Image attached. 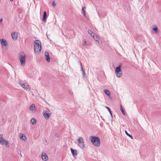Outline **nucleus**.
Wrapping results in <instances>:
<instances>
[{"mask_svg":"<svg viewBox=\"0 0 161 161\" xmlns=\"http://www.w3.org/2000/svg\"><path fill=\"white\" fill-rule=\"evenodd\" d=\"M34 52L36 54L39 55L42 50V43L39 40H36L34 42Z\"/></svg>","mask_w":161,"mask_h":161,"instance_id":"f257e3e1","label":"nucleus"},{"mask_svg":"<svg viewBox=\"0 0 161 161\" xmlns=\"http://www.w3.org/2000/svg\"><path fill=\"white\" fill-rule=\"evenodd\" d=\"M0 44L3 51L5 52L8 49L9 46V44L8 41L5 39L3 38H1Z\"/></svg>","mask_w":161,"mask_h":161,"instance_id":"f03ea898","label":"nucleus"},{"mask_svg":"<svg viewBox=\"0 0 161 161\" xmlns=\"http://www.w3.org/2000/svg\"><path fill=\"white\" fill-rule=\"evenodd\" d=\"M90 140L92 144L96 147H99L100 144V142L99 138L97 137L94 136H91L90 138Z\"/></svg>","mask_w":161,"mask_h":161,"instance_id":"7ed1b4c3","label":"nucleus"},{"mask_svg":"<svg viewBox=\"0 0 161 161\" xmlns=\"http://www.w3.org/2000/svg\"><path fill=\"white\" fill-rule=\"evenodd\" d=\"M19 57L21 66H25L26 63L25 54L24 53H21L19 54Z\"/></svg>","mask_w":161,"mask_h":161,"instance_id":"20e7f679","label":"nucleus"},{"mask_svg":"<svg viewBox=\"0 0 161 161\" xmlns=\"http://www.w3.org/2000/svg\"><path fill=\"white\" fill-rule=\"evenodd\" d=\"M0 144L2 145H4L7 147H8L10 145L9 142L3 138L2 134H0Z\"/></svg>","mask_w":161,"mask_h":161,"instance_id":"39448f33","label":"nucleus"},{"mask_svg":"<svg viewBox=\"0 0 161 161\" xmlns=\"http://www.w3.org/2000/svg\"><path fill=\"white\" fill-rule=\"evenodd\" d=\"M121 65H120L119 66L116 67L115 69V74L116 76L118 78H120L123 75V73L121 69Z\"/></svg>","mask_w":161,"mask_h":161,"instance_id":"423d86ee","label":"nucleus"},{"mask_svg":"<svg viewBox=\"0 0 161 161\" xmlns=\"http://www.w3.org/2000/svg\"><path fill=\"white\" fill-rule=\"evenodd\" d=\"M19 84L20 85L21 87L26 91H29L31 88L28 83L26 82H23L21 80L19 82Z\"/></svg>","mask_w":161,"mask_h":161,"instance_id":"0eeeda50","label":"nucleus"},{"mask_svg":"<svg viewBox=\"0 0 161 161\" xmlns=\"http://www.w3.org/2000/svg\"><path fill=\"white\" fill-rule=\"evenodd\" d=\"M19 137L20 139L23 142H26L27 141V138L26 135L23 133H20L19 134Z\"/></svg>","mask_w":161,"mask_h":161,"instance_id":"6e6552de","label":"nucleus"},{"mask_svg":"<svg viewBox=\"0 0 161 161\" xmlns=\"http://www.w3.org/2000/svg\"><path fill=\"white\" fill-rule=\"evenodd\" d=\"M42 114L44 118L46 119H48L51 115L50 111L49 110H44L42 112Z\"/></svg>","mask_w":161,"mask_h":161,"instance_id":"1a4fd4ad","label":"nucleus"},{"mask_svg":"<svg viewBox=\"0 0 161 161\" xmlns=\"http://www.w3.org/2000/svg\"><path fill=\"white\" fill-rule=\"evenodd\" d=\"M29 110L31 112L35 113L37 110V108L34 104H32L30 106Z\"/></svg>","mask_w":161,"mask_h":161,"instance_id":"9d476101","label":"nucleus"},{"mask_svg":"<svg viewBox=\"0 0 161 161\" xmlns=\"http://www.w3.org/2000/svg\"><path fill=\"white\" fill-rule=\"evenodd\" d=\"M19 35V33L16 32H13L11 33V37L13 41H16Z\"/></svg>","mask_w":161,"mask_h":161,"instance_id":"9b49d317","label":"nucleus"},{"mask_svg":"<svg viewBox=\"0 0 161 161\" xmlns=\"http://www.w3.org/2000/svg\"><path fill=\"white\" fill-rule=\"evenodd\" d=\"M41 159L43 161H47L48 159L47 155L44 152H43L42 153Z\"/></svg>","mask_w":161,"mask_h":161,"instance_id":"f8f14e48","label":"nucleus"},{"mask_svg":"<svg viewBox=\"0 0 161 161\" xmlns=\"http://www.w3.org/2000/svg\"><path fill=\"white\" fill-rule=\"evenodd\" d=\"M78 142L79 144H83V147H85L84 141L83 138L82 137H79L78 139Z\"/></svg>","mask_w":161,"mask_h":161,"instance_id":"ddd939ff","label":"nucleus"},{"mask_svg":"<svg viewBox=\"0 0 161 161\" xmlns=\"http://www.w3.org/2000/svg\"><path fill=\"white\" fill-rule=\"evenodd\" d=\"M152 29L156 33H158V27L156 25H153L152 27Z\"/></svg>","mask_w":161,"mask_h":161,"instance_id":"4468645a","label":"nucleus"},{"mask_svg":"<svg viewBox=\"0 0 161 161\" xmlns=\"http://www.w3.org/2000/svg\"><path fill=\"white\" fill-rule=\"evenodd\" d=\"M45 55L46 56V59H47V61L48 62H50V58L49 57V53L47 52H45Z\"/></svg>","mask_w":161,"mask_h":161,"instance_id":"2eb2a0df","label":"nucleus"},{"mask_svg":"<svg viewBox=\"0 0 161 161\" xmlns=\"http://www.w3.org/2000/svg\"><path fill=\"white\" fill-rule=\"evenodd\" d=\"M71 152L74 157H75L77 155V151L76 150L71 149Z\"/></svg>","mask_w":161,"mask_h":161,"instance_id":"dca6fc26","label":"nucleus"},{"mask_svg":"<svg viewBox=\"0 0 161 161\" xmlns=\"http://www.w3.org/2000/svg\"><path fill=\"white\" fill-rule=\"evenodd\" d=\"M36 120L35 118H32L31 120V123L32 125L36 124Z\"/></svg>","mask_w":161,"mask_h":161,"instance_id":"f3484780","label":"nucleus"},{"mask_svg":"<svg viewBox=\"0 0 161 161\" xmlns=\"http://www.w3.org/2000/svg\"><path fill=\"white\" fill-rule=\"evenodd\" d=\"M88 33L92 37H94L95 36V34L92 31H91V30H89L88 31Z\"/></svg>","mask_w":161,"mask_h":161,"instance_id":"a211bd4d","label":"nucleus"},{"mask_svg":"<svg viewBox=\"0 0 161 161\" xmlns=\"http://www.w3.org/2000/svg\"><path fill=\"white\" fill-rule=\"evenodd\" d=\"M104 92L106 95L109 97L111 95V93L107 89H105L104 90Z\"/></svg>","mask_w":161,"mask_h":161,"instance_id":"6ab92c4d","label":"nucleus"},{"mask_svg":"<svg viewBox=\"0 0 161 161\" xmlns=\"http://www.w3.org/2000/svg\"><path fill=\"white\" fill-rule=\"evenodd\" d=\"M47 16L46 12L45 11H44V12L43 15V21L44 22H45L46 21V18Z\"/></svg>","mask_w":161,"mask_h":161,"instance_id":"aec40b11","label":"nucleus"},{"mask_svg":"<svg viewBox=\"0 0 161 161\" xmlns=\"http://www.w3.org/2000/svg\"><path fill=\"white\" fill-rule=\"evenodd\" d=\"M85 8H86L85 7H84L82 8L81 9V13L85 17H86V13L84 10Z\"/></svg>","mask_w":161,"mask_h":161,"instance_id":"412c9836","label":"nucleus"},{"mask_svg":"<svg viewBox=\"0 0 161 161\" xmlns=\"http://www.w3.org/2000/svg\"><path fill=\"white\" fill-rule=\"evenodd\" d=\"M94 39L97 42H99L100 40L99 38L96 35L94 37H93Z\"/></svg>","mask_w":161,"mask_h":161,"instance_id":"4be33fe9","label":"nucleus"},{"mask_svg":"<svg viewBox=\"0 0 161 161\" xmlns=\"http://www.w3.org/2000/svg\"><path fill=\"white\" fill-rule=\"evenodd\" d=\"M125 134L128 136L129 137H130L131 139H133L132 136L131 135H130V134H129V133H128L126 130H125Z\"/></svg>","mask_w":161,"mask_h":161,"instance_id":"5701e85b","label":"nucleus"},{"mask_svg":"<svg viewBox=\"0 0 161 161\" xmlns=\"http://www.w3.org/2000/svg\"><path fill=\"white\" fill-rule=\"evenodd\" d=\"M105 108L108 110V111L109 112L110 114L111 115V117H112V112H111L110 109V108L108 107H105Z\"/></svg>","mask_w":161,"mask_h":161,"instance_id":"b1692460","label":"nucleus"},{"mask_svg":"<svg viewBox=\"0 0 161 161\" xmlns=\"http://www.w3.org/2000/svg\"><path fill=\"white\" fill-rule=\"evenodd\" d=\"M120 109H121V110L122 112V113H123V114L124 115H125V113L124 111V110H123L122 108V107L121 106H120Z\"/></svg>","mask_w":161,"mask_h":161,"instance_id":"393cba45","label":"nucleus"},{"mask_svg":"<svg viewBox=\"0 0 161 161\" xmlns=\"http://www.w3.org/2000/svg\"><path fill=\"white\" fill-rule=\"evenodd\" d=\"M52 5L53 6H55L56 5V4L55 3V2H53Z\"/></svg>","mask_w":161,"mask_h":161,"instance_id":"a878e982","label":"nucleus"},{"mask_svg":"<svg viewBox=\"0 0 161 161\" xmlns=\"http://www.w3.org/2000/svg\"><path fill=\"white\" fill-rule=\"evenodd\" d=\"M87 44V42L86 41H85L84 42V45H86Z\"/></svg>","mask_w":161,"mask_h":161,"instance_id":"bb28decb","label":"nucleus"},{"mask_svg":"<svg viewBox=\"0 0 161 161\" xmlns=\"http://www.w3.org/2000/svg\"><path fill=\"white\" fill-rule=\"evenodd\" d=\"M13 0H10V1L11 2H12Z\"/></svg>","mask_w":161,"mask_h":161,"instance_id":"cd10ccee","label":"nucleus"},{"mask_svg":"<svg viewBox=\"0 0 161 161\" xmlns=\"http://www.w3.org/2000/svg\"><path fill=\"white\" fill-rule=\"evenodd\" d=\"M2 19H1V22L2 21Z\"/></svg>","mask_w":161,"mask_h":161,"instance_id":"c85d7f7f","label":"nucleus"},{"mask_svg":"<svg viewBox=\"0 0 161 161\" xmlns=\"http://www.w3.org/2000/svg\"><path fill=\"white\" fill-rule=\"evenodd\" d=\"M83 74H84V71H83Z\"/></svg>","mask_w":161,"mask_h":161,"instance_id":"c756f323","label":"nucleus"}]
</instances>
